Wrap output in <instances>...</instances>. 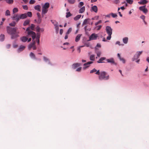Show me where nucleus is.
I'll list each match as a JSON object with an SVG mask.
<instances>
[{
	"label": "nucleus",
	"instance_id": "c756f323",
	"mask_svg": "<svg viewBox=\"0 0 149 149\" xmlns=\"http://www.w3.org/2000/svg\"><path fill=\"white\" fill-rule=\"evenodd\" d=\"M26 14H27V17L28 16L29 17H31L32 16V14L31 12H28Z\"/></svg>",
	"mask_w": 149,
	"mask_h": 149
},
{
	"label": "nucleus",
	"instance_id": "c03bdc74",
	"mask_svg": "<svg viewBox=\"0 0 149 149\" xmlns=\"http://www.w3.org/2000/svg\"><path fill=\"white\" fill-rule=\"evenodd\" d=\"M120 61H122L123 63H125V59L123 58H120L119 59Z\"/></svg>",
	"mask_w": 149,
	"mask_h": 149
},
{
	"label": "nucleus",
	"instance_id": "1a4fd4ad",
	"mask_svg": "<svg viewBox=\"0 0 149 149\" xmlns=\"http://www.w3.org/2000/svg\"><path fill=\"white\" fill-rule=\"evenodd\" d=\"M12 18L13 20L17 22L20 19L19 15L17 14H15L12 17Z\"/></svg>",
	"mask_w": 149,
	"mask_h": 149
},
{
	"label": "nucleus",
	"instance_id": "3c124183",
	"mask_svg": "<svg viewBox=\"0 0 149 149\" xmlns=\"http://www.w3.org/2000/svg\"><path fill=\"white\" fill-rule=\"evenodd\" d=\"M102 22V21L101 20H100L98 22L95 23V26H97V25L98 24H100Z\"/></svg>",
	"mask_w": 149,
	"mask_h": 149
},
{
	"label": "nucleus",
	"instance_id": "f03ea898",
	"mask_svg": "<svg viewBox=\"0 0 149 149\" xmlns=\"http://www.w3.org/2000/svg\"><path fill=\"white\" fill-rule=\"evenodd\" d=\"M7 31L8 33L11 35V38L13 39L17 37L18 36L16 33V29L15 28H11L10 27H7Z\"/></svg>",
	"mask_w": 149,
	"mask_h": 149
},
{
	"label": "nucleus",
	"instance_id": "79ce46f5",
	"mask_svg": "<svg viewBox=\"0 0 149 149\" xmlns=\"http://www.w3.org/2000/svg\"><path fill=\"white\" fill-rule=\"evenodd\" d=\"M36 2L35 0H30L29 2V3L31 4H34Z\"/></svg>",
	"mask_w": 149,
	"mask_h": 149
},
{
	"label": "nucleus",
	"instance_id": "4be33fe9",
	"mask_svg": "<svg viewBox=\"0 0 149 149\" xmlns=\"http://www.w3.org/2000/svg\"><path fill=\"white\" fill-rule=\"evenodd\" d=\"M128 38L127 37H126L124 38L123 39V42L125 44H126L127 43L128 41Z\"/></svg>",
	"mask_w": 149,
	"mask_h": 149
},
{
	"label": "nucleus",
	"instance_id": "20e7f679",
	"mask_svg": "<svg viewBox=\"0 0 149 149\" xmlns=\"http://www.w3.org/2000/svg\"><path fill=\"white\" fill-rule=\"evenodd\" d=\"M106 31L108 36L107 38V40H110L111 37V35L112 33V29L109 26H107L106 27Z\"/></svg>",
	"mask_w": 149,
	"mask_h": 149
},
{
	"label": "nucleus",
	"instance_id": "a211bd4d",
	"mask_svg": "<svg viewBox=\"0 0 149 149\" xmlns=\"http://www.w3.org/2000/svg\"><path fill=\"white\" fill-rule=\"evenodd\" d=\"M147 1L146 0H141L140 1H139L138 3L140 4L143 5L146 3Z\"/></svg>",
	"mask_w": 149,
	"mask_h": 149
},
{
	"label": "nucleus",
	"instance_id": "e433bc0d",
	"mask_svg": "<svg viewBox=\"0 0 149 149\" xmlns=\"http://www.w3.org/2000/svg\"><path fill=\"white\" fill-rule=\"evenodd\" d=\"M84 5V3L83 2H80L79 5H78V7L79 8H81V6H83Z\"/></svg>",
	"mask_w": 149,
	"mask_h": 149
},
{
	"label": "nucleus",
	"instance_id": "a18cd8bd",
	"mask_svg": "<svg viewBox=\"0 0 149 149\" xmlns=\"http://www.w3.org/2000/svg\"><path fill=\"white\" fill-rule=\"evenodd\" d=\"M97 71L96 69H95V68H94L93 69L90 71V73H92L95 72H96Z\"/></svg>",
	"mask_w": 149,
	"mask_h": 149
},
{
	"label": "nucleus",
	"instance_id": "8fccbe9b",
	"mask_svg": "<svg viewBox=\"0 0 149 149\" xmlns=\"http://www.w3.org/2000/svg\"><path fill=\"white\" fill-rule=\"evenodd\" d=\"M40 28L38 26L36 28V30L37 31L39 32L40 31Z\"/></svg>",
	"mask_w": 149,
	"mask_h": 149
},
{
	"label": "nucleus",
	"instance_id": "473e14b6",
	"mask_svg": "<svg viewBox=\"0 0 149 149\" xmlns=\"http://www.w3.org/2000/svg\"><path fill=\"white\" fill-rule=\"evenodd\" d=\"M10 13L9 10H7L5 13V15L10 16Z\"/></svg>",
	"mask_w": 149,
	"mask_h": 149
},
{
	"label": "nucleus",
	"instance_id": "f8f14e48",
	"mask_svg": "<svg viewBox=\"0 0 149 149\" xmlns=\"http://www.w3.org/2000/svg\"><path fill=\"white\" fill-rule=\"evenodd\" d=\"M93 62L92 61H89L86 63H85L84 64V66H85L83 68V69L84 70H85L87 67L89 66L88 65L91 64L93 63Z\"/></svg>",
	"mask_w": 149,
	"mask_h": 149
},
{
	"label": "nucleus",
	"instance_id": "4468645a",
	"mask_svg": "<svg viewBox=\"0 0 149 149\" xmlns=\"http://www.w3.org/2000/svg\"><path fill=\"white\" fill-rule=\"evenodd\" d=\"M20 19H23L27 17L26 13L22 14L19 15Z\"/></svg>",
	"mask_w": 149,
	"mask_h": 149
},
{
	"label": "nucleus",
	"instance_id": "09e8293b",
	"mask_svg": "<svg viewBox=\"0 0 149 149\" xmlns=\"http://www.w3.org/2000/svg\"><path fill=\"white\" fill-rule=\"evenodd\" d=\"M40 33H38L37 34V36H36H36L35 38L34 39V40L35 39H39L40 38Z\"/></svg>",
	"mask_w": 149,
	"mask_h": 149
},
{
	"label": "nucleus",
	"instance_id": "ea45409f",
	"mask_svg": "<svg viewBox=\"0 0 149 149\" xmlns=\"http://www.w3.org/2000/svg\"><path fill=\"white\" fill-rule=\"evenodd\" d=\"M88 20H89V19H85L83 22L82 25H84L87 24L88 22Z\"/></svg>",
	"mask_w": 149,
	"mask_h": 149
},
{
	"label": "nucleus",
	"instance_id": "9b49d317",
	"mask_svg": "<svg viewBox=\"0 0 149 149\" xmlns=\"http://www.w3.org/2000/svg\"><path fill=\"white\" fill-rule=\"evenodd\" d=\"M37 15L38 18L37 23L38 24H40L41 23L42 21V19L41 17V15L40 13L38 12L37 13Z\"/></svg>",
	"mask_w": 149,
	"mask_h": 149
},
{
	"label": "nucleus",
	"instance_id": "5fc2aeb1",
	"mask_svg": "<svg viewBox=\"0 0 149 149\" xmlns=\"http://www.w3.org/2000/svg\"><path fill=\"white\" fill-rule=\"evenodd\" d=\"M96 53L97 54V56H98V57H100L101 54V52L100 51L97 52H96Z\"/></svg>",
	"mask_w": 149,
	"mask_h": 149
},
{
	"label": "nucleus",
	"instance_id": "ddd939ff",
	"mask_svg": "<svg viewBox=\"0 0 149 149\" xmlns=\"http://www.w3.org/2000/svg\"><path fill=\"white\" fill-rule=\"evenodd\" d=\"M91 10L92 11L94 12L95 13H97V6H94L91 7Z\"/></svg>",
	"mask_w": 149,
	"mask_h": 149
},
{
	"label": "nucleus",
	"instance_id": "774afa93",
	"mask_svg": "<svg viewBox=\"0 0 149 149\" xmlns=\"http://www.w3.org/2000/svg\"><path fill=\"white\" fill-rule=\"evenodd\" d=\"M96 47H101V45L100 44H97V45Z\"/></svg>",
	"mask_w": 149,
	"mask_h": 149
},
{
	"label": "nucleus",
	"instance_id": "393cba45",
	"mask_svg": "<svg viewBox=\"0 0 149 149\" xmlns=\"http://www.w3.org/2000/svg\"><path fill=\"white\" fill-rule=\"evenodd\" d=\"M29 56L32 58L36 59L35 54L32 52H31L29 54Z\"/></svg>",
	"mask_w": 149,
	"mask_h": 149
},
{
	"label": "nucleus",
	"instance_id": "bb28decb",
	"mask_svg": "<svg viewBox=\"0 0 149 149\" xmlns=\"http://www.w3.org/2000/svg\"><path fill=\"white\" fill-rule=\"evenodd\" d=\"M51 22L54 25V26H57V25H58V23L56 21H53V20H51Z\"/></svg>",
	"mask_w": 149,
	"mask_h": 149
},
{
	"label": "nucleus",
	"instance_id": "49530a36",
	"mask_svg": "<svg viewBox=\"0 0 149 149\" xmlns=\"http://www.w3.org/2000/svg\"><path fill=\"white\" fill-rule=\"evenodd\" d=\"M111 15L113 18H115L117 17V15L116 14L111 13Z\"/></svg>",
	"mask_w": 149,
	"mask_h": 149
},
{
	"label": "nucleus",
	"instance_id": "0eeeda50",
	"mask_svg": "<svg viewBox=\"0 0 149 149\" xmlns=\"http://www.w3.org/2000/svg\"><path fill=\"white\" fill-rule=\"evenodd\" d=\"M139 9L145 14H146L148 12V10L146 7V5L139 7Z\"/></svg>",
	"mask_w": 149,
	"mask_h": 149
},
{
	"label": "nucleus",
	"instance_id": "aec40b11",
	"mask_svg": "<svg viewBox=\"0 0 149 149\" xmlns=\"http://www.w3.org/2000/svg\"><path fill=\"white\" fill-rule=\"evenodd\" d=\"M85 7L84 6L82 7L79 10V13H82L85 11Z\"/></svg>",
	"mask_w": 149,
	"mask_h": 149
},
{
	"label": "nucleus",
	"instance_id": "a19ab883",
	"mask_svg": "<svg viewBox=\"0 0 149 149\" xmlns=\"http://www.w3.org/2000/svg\"><path fill=\"white\" fill-rule=\"evenodd\" d=\"M72 30V28H69L68 30L66 33L67 34H69L71 32Z\"/></svg>",
	"mask_w": 149,
	"mask_h": 149
},
{
	"label": "nucleus",
	"instance_id": "de8ad7c7",
	"mask_svg": "<svg viewBox=\"0 0 149 149\" xmlns=\"http://www.w3.org/2000/svg\"><path fill=\"white\" fill-rule=\"evenodd\" d=\"M116 45H119L120 46H123V44H121L120 42L119 41H117L115 43Z\"/></svg>",
	"mask_w": 149,
	"mask_h": 149
},
{
	"label": "nucleus",
	"instance_id": "864d4df0",
	"mask_svg": "<svg viewBox=\"0 0 149 149\" xmlns=\"http://www.w3.org/2000/svg\"><path fill=\"white\" fill-rule=\"evenodd\" d=\"M22 7L23 8L24 10H27L28 9V6L26 5L22 6Z\"/></svg>",
	"mask_w": 149,
	"mask_h": 149
},
{
	"label": "nucleus",
	"instance_id": "6e6d98bb",
	"mask_svg": "<svg viewBox=\"0 0 149 149\" xmlns=\"http://www.w3.org/2000/svg\"><path fill=\"white\" fill-rule=\"evenodd\" d=\"M35 27V25L33 24H32L31 26L30 27V29L31 28V29L33 30L34 27Z\"/></svg>",
	"mask_w": 149,
	"mask_h": 149
},
{
	"label": "nucleus",
	"instance_id": "4c0bfd02",
	"mask_svg": "<svg viewBox=\"0 0 149 149\" xmlns=\"http://www.w3.org/2000/svg\"><path fill=\"white\" fill-rule=\"evenodd\" d=\"M43 59L46 62H48V63L49 64L50 63L49 60L46 57H43Z\"/></svg>",
	"mask_w": 149,
	"mask_h": 149
},
{
	"label": "nucleus",
	"instance_id": "39448f33",
	"mask_svg": "<svg viewBox=\"0 0 149 149\" xmlns=\"http://www.w3.org/2000/svg\"><path fill=\"white\" fill-rule=\"evenodd\" d=\"M49 6V3L46 2L43 5L42 8V12L43 13H46L48 11V8Z\"/></svg>",
	"mask_w": 149,
	"mask_h": 149
},
{
	"label": "nucleus",
	"instance_id": "680f3d73",
	"mask_svg": "<svg viewBox=\"0 0 149 149\" xmlns=\"http://www.w3.org/2000/svg\"><path fill=\"white\" fill-rule=\"evenodd\" d=\"M97 30H99L101 29V28L102 27V26L99 25V26H97Z\"/></svg>",
	"mask_w": 149,
	"mask_h": 149
},
{
	"label": "nucleus",
	"instance_id": "423d86ee",
	"mask_svg": "<svg viewBox=\"0 0 149 149\" xmlns=\"http://www.w3.org/2000/svg\"><path fill=\"white\" fill-rule=\"evenodd\" d=\"M142 52V51L137 52L136 54L134 55L133 57L132 58V61H134L136 59H137L139 58Z\"/></svg>",
	"mask_w": 149,
	"mask_h": 149
},
{
	"label": "nucleus",
	"instance_id": "bf43d9fd",
	"mask_svg": "<svg viewBox=\"0 0 149 149\" xmlns=\"http://www.w3.org/2000/svg\"><path fill=\"white\" fill-rule=\"evenodd\" d=\"M32 48L33 50H35L36 49V45H35V44H34V45H33Z\"/></svg>",
	"mask_w": 149,
	"mask_h": 149
},
{
	"label": "nucleus",
	"instance_id": "2eb2a0df",
	"mask_svg": "<svg viewBox=\"0 0 149 149\" xmlns=\"http://www.w3.org/2000/svg\"><path fill=\"white\" fill-rule=\"evenodd\" d=\"M25 48V46L22 45H21L17 49V51L18 52H19L24 50Z\"/></svg>",
	"mask_w": 149,
	"mask_h": 149
},
{
	"label": "nucleus",
	"instance_id": "7c9ffc66",
	"mask_svg": "<svg viewBox=\"0 0 149 149\" xmlns=\"http://www.w3.org/2000/svg\"><path fill=\"white\" fill-rule=\"evenodd\" d=\"M6 2L9 4H11L13 3V0H6Z\"/></svg>",
	"mask_w": 149,
	"mask_h": 149
},
{
	"label": "nucleus",
	"instance_id": "37998d69",
	"mask_svg": "<svg viewBox=\"0 0 149 149\" xmlns=\"http://www.w3.org/2000/svg\"><path fill=\"white\" fill-rule=\"evenodd\" d=\"M55 29L56 30V32L57 33L59 30V27L58 25L55 26Z\"/></svg>",
	"mask_w": 149,
	"mask_h": 149
},
{
	"label": "nucleus",
	"instance_id": "7ed1b4c3",
	"mask_svg": "<svg viewBox=\"0 0 149 149\" xmlns=\"http://www.w3.org/2000/svg\"><path fill=\"white\" fill-rule=\"evenodd\" d=\"M95 74L99 75V79L100 80H107L109 79V75H107L106 72H105L103 71L100 73L99 70H98Z\"/></svg>",
	"mask_w": 149,
	"mask_h": 149
},
{
	"label": "nucleus",
	"instance_id": "13d9d810",
	"mask_svg": "<svg viewBox=\"0 0 149 149\" xmlns=\"http://www.w3.org/2000/svg\"><path fill=\"white\" fill-rule=\"evenodd\" d=\"M81 67H79V68H77L76 70V71H78V72H79V71H81Z\"/></svg>",
	"mask_w": 149,
	"mask_h": 149
},
{
	"label": "nucleus",
	"instance_id": "f257e3e1",
	"mask_svg": "<svg viewBox=\"0 0 149 149\" xmlns=\"http://www.w3.org/2000/svg\"><path fill=\"white\" fill-rule=\"evenodd\" d=\"M25 33L26 34V36H23L20 38V40L23 42H25L27 41L28 42H30L31 39V38L28 39L29 37H31L32 38L33 41L34 40L36 37V33L33 31L30 30V27H28L25 31Z\"/></svg>",
	"mask_w": 149,
	"mask_h": 149
},
{
	"label": "nucleus",
	"instance_id": "f704fd0d",
	"mask_svg": "<svg viewBox=\"0 0 149 149\" xmlns=\"http://www.w3.org/2000/svg\"><path fill=\"white\" fill-rule=\"evenodd\" d=\"M18 11V9L16 8H14L13 10V13L14 14L16 13H17Z\"/></svg>",
	"mask_w": 149,
	"mask_h": 149
},
{
	"label": "nucleus",
	"instance_id": "603ef678",
	"mask_svg": "<svg viewBox=\"0 0 149 149\" xmlns=\"http://www.w3.org/2000/svg\"><path fill=\"white\" fill-rule=\"evenodd\" d=\"M140 18L142 19L143 20H143H145V16L144 15H141L140 17Z\"/></svg>",
	"mask_w": 149,
	"mask_h": 149
},
{
	"label": "nucleus",
	"instance_id": "c85d7f7f",
	"mask_svg": "<svg viewBox=\"0 0 149 149\" xmlns=\"http://www.w3.org/2000/svg\"><path fill=\"white\" fill-rule=\"evenodd\" d=\"M68 3L71 4H73L75 2V0H68Z\"/></svg>",
	"mask_w": 149,
	"mask_h": 149
},
{
	"label": "nucleus",
	"instance_id": "dca6fc26",
	"mask_svg": "<svg viewBox=\"0 0 149 149\" xmlns=\"http://www.w3.org/2000/svg\"><path fill=\"white\" fill-rule=\"evenodd\" d=\"M81 35H82L81 34H79L77 35L75 38V41L76 42H77L79 40Z\"/></svg>",
	"mask_w": 149,
	"mask_h": 149
},
{
	"label": "nucleus",
	"instance_id": "c9c22d12",
	"mask_svg": "<svg viewBox=\"0 0 149 149\" xmlns=\"http://www.w3.org/2000/svg\"><path fill=\"white\" fill-rule=\"evenodd\" d=\"M126 1L127 3L130 4H132L133 2V0H126Z\"/></svg>",
	"mask_w": 149,
	"mask_h": 149
},
{
	"label": "nucleus",
	"instance_id": "e2e57ef3",
	"mask_svg": "<svg viewBox=\"0 0 149 149\" xmlns=\"http://www.w3.org/2000/svg\"><path fill=\"white\" fill-rule=\"evenodd\" d=\"M77 51L79 53H80L81 52V49L80 47L77 48Z\"/></svg>",
	"mask_w": 149,
	"mask_h": 149
},
{
	"label": "nucleus",
	"instance_id": "6e6552de",
	"mask_svg": "<svg viewBox=\"0 0 149 149\" xmlns=\"http://www.w3.org/2000/svg\"><path fill=\"white\" fill-rule=\"evenodd\" d=\"M98 36L97 34L95 33H92L90 36L89 37V39L88 41H90L91 40H96L97 39Z\"/></svg>",
	"mask_w": 149,
	"mask_h": 149
},
{
	"label": "nucleus",
	"instance_id": "69168bd1",
	"mask_svg": "<svg viewBox=\"0 0 149 149\" xmlns=\"http://www.w3.org/2000/svg\"><path fill=\"white\" fill-rule=\"evenodd\" d=\"M36 42L38 45L40 43V40L39 39H36Z\"/></svg>",
	"mask_w": 149,
	"mask_h": 149
},
{
	"label": "nucleus",
	"instance_id": "72a5a7b5",
	"mask_svg": "<svg viewBox=\"0 0 149 149\" xmlns=\"http://www.w3.org/2000/svg\"><path fill=\"white\" fill-rule=\"evenodd\" d=\"M4 36L3 35H1L0 36V41H3L4 39Z\"/></svg>",
	"mask_w": 149,
	"mask_h": 149
},
{
	"label": "nucleus",
	"instance_id": "4d7b16f0",
	"mask_svg": "<svg viewBox=\"0 0 149 149\" xmlns=\"http://www.w3.org/2000/svg\"><path fill=\"white\" fill-rule=\"evenodd\" d=\"M119 2V0H114L113 1V3L115 4L118 3Z\"/></svg>",
	"mask_w": 149,
	"mask_h": 149
},
{
	"label": "nucleus",
	"instance_id": "5701e85b",
	"mask_svg": "<svg viewBox=\"0 0 149 149\" xmlns=\"http://www.w3.org/2000/svg\"><path fill=\"white\" fill-rule=\"evenodd\" d=\"M106 59L105 57H101L100 58L98 61H97V63H102L103 62H102V61L105 60Z\"/></svg>",
	"mask_w": 149,
	"mask_h": 149
},
{
	"label": "nucleus",
	"instance_id": "f3484780",
	"mask_svg": "<svg viewBox=\"0 0 149 149\" xmlns=\"http://www.w3.org/2000/svg\"><path fill=\"white\" fill-rule=\"evenodd\" d=\"M33 41V42L30 44L28 46V48L29 49H30L32 47L33 45H34V44H35L36 43V41L34 40Z\"/></svg>",
	"mask_w": 149,
	"mask_h": 149
},
{
	"label": "nucleus",
	"instance_id": "a878e982",
	"mask_svg": "<svg viewBox=\"0 0 149 149\" xmlns=\"http://www.w3.org/2000/svg\"><path fill=\"white\" fill-rule=\"evenodd\" d=\"M80 65V64L79 63H75L73 64L72 65V67L74 68H76L77 67H78Z\"/></svg>",
	"mask_w": 149,
	"mask_h": 149
},
{
	"label": "nucleus",
	"instance_id": "0e129e2a",
	"mask_svg": "<svg viewBox=\"0 0 149 149\" xmlns=\"http://www.w3.org/2000/svg\"><path fill=\"white\" fill-rule=\"evenodd\" d=\"M63 30L62 29H61L60 30V33L61 35L63 33Z\"/></svg>",
	"mask_w": 149,
	"mask_h": 149
},
{
	"label": "nucleus",
	"instance_id": "2f4dec72",
	"mask_svg": "<svg viewBox=\"0 0 149 149\" xmlns=\"http://www.w3.org/2000/svg\"><path fill=\"white\" fill-rule=\"evenodd\" d=\"M72 14L70 13V12H67L66 13V18H68L72 16Z\"/></svg>",
	"mask_w": 149,
	"mask_h": 149
},
{
	"label": "nucleus",
	"instance_id": "9d476101",
	"mask_svg": "<svg viewBox=\"0 0 149 149\" xmlns=\"http://www.w3.org/2000/svg\"><path fill=\"white\" fill-rule=\"evenodd\" d=\"M106 61L108 63H110L112 64L116 65L113 58H112L107 59Z\"/></svg>",
	"mask_w": 149,
	"mask_h": 149
},
{
	"label": "nucleus",
	"instance_id": "b1692460",
	"mask_svg": "<svg viewBox=\"0 0 149 149\" xmlns=\"http://www.w3.org/2000/svg\"><path fill=\"white\" fill-rule=\"evenodd\" d=\"M81 16V15H78L74 18V19L75 21H77L80 18Z\"/></svg>",
	"mask_w": 149,
	"mask_h": 149
},
{
	"label": "nucleus",
	"instance_id": "6ab92c4d",
	"mask_svg": "<svg viewBox=\"0 0 149 149\" xmlns=\"http://www.w3.org/2000/svg\"><path fill=\"white\" fill-rule=\"evenodd\" d=\"M30 20L29 19H27L25 20L23 23V25L24 26H26L29 24Z\"/></svg>",
	"mask_w": 149,
	"mask_h": 149
},
{
	"label": "nucleus",
	"instance_id": "cd10ccee",
	"mask_svg": "<svg viewBox=\"0 0 149 149\" xmlns=\"http://www.w3.org/2000/svg\"><path fill=\"white\" fill-rule=\"evenodd\" d=\"M90 60L92 61H94L95 59V55L93 54L91 55L90 57Z\"/></svg>",
	"mask_w": 149,
	"mask_h": 149
},
{
	"label": "nucleus",
	"instance_id": "338daca9",
	"mask_svg": "<svg viewBox=\"0 0 149 149\" xmlns=\"http://www.w3.org/2000/svg\"><path fill=\"white\" fill-rule=\"evenodd\" d=\"M68 34H67L66 33V34L65 37V38H64L65 39H67L68 38Z\"/></svg>",
	"mask_w": 149,
	"mask_h": 149
},
{
	"label": "nucleus",
	"instance_id": "412c9836",
	"mask_svg": "<svg viewBox=\"0 0 149 149\" xmlns=\"http://www.w3.org/2000/svg\"><path fill=\"white\" fill-rule=\"evenodd\" d=\"M34 8L36 10H37L39 11H40V6L39 5H38L35 6L34 7Z\"/></svg>",
	"mask_w": 149,
	"mask_h": 149
},
{
	"label": "nucleus",
	"instance_id": "58836bf2",
	"mask_svg": "<svg viewBox=\"0 0 149 149\" xmlns=\"http://www.w3.org/2000/svg\"><path fill=\"white\" fill-rule=\"evenodd\" d=\"M16 23L15 22H12L10 23L9 25L10 26H14L15 25Z\"/></svg>",
	"mask_w": 149,
	"mask_h": 149
},
{
	"label": "nucleus",
	"instance_id": "052dcab7",
	"mask_svg": "<svg viewBox=\"0 0 149 149\" xmlns=\"http://www.w3.org/2000/svg\"><path fill=\"white\" fill-rule=\"evenodd\" d=\"M140 61V59L138 58V59H136V60L135 61L136 63H139V62Z\"/></svg>",
	"mask_w": 149,
	"mask_h": 149
}]
</instances>
